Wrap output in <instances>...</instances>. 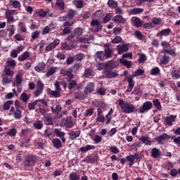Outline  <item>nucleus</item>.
Here are the masks:
<instances>
[{
  "label": "nucleus",
  "instance_id": "1",
  "mask_svg": "<svg viewBox=\"0 0 180 180\" xmlns=\"http://www.w3.org/2000/svg\"><path fill=\"white\" fill-rule=\"evenodd\" d=\"M118 105L123 113H136L137 112V108L130 103H124L122 98L118 99Z\"/></svg>",
  "mask_w": 180,
  "mask_h": 180
},
{
  "label": "nucleus",
  "instance_id": "2",
  "mask_svg": "<svg viewBox=\"0 0 180 180\" xmlns=\"http://www.w3.org/2000/svg\"><path fill=\"white\" fill-rule=\"evenodd\" d=\"M25 167H33L36 165L37 162V155H27L25 160H23Z\"/></svg>",
  "mask_w": 180,
  "mask_h": 180
},
{
  "label": "nucleus",
  "instance_id": "3",
  "mask_svg": "<svg viewBox=\"0 0 180 180\" xmlns=\"http://www.w3.org/2000/svg\"><path fill=\"white\" fill-rule=\"evenodd\" d=\"M43 91H44V83L41 82V80H38L36 84V89L33 92L35 98H38V96H40V95L43 94Z\"/></svg>",
  "mask_w": 180,
  "mask_h": 180
},
{
  "label": "nucleus",
  "instance_id": "4",
  "mask_svg": "<svg viewBox=\"0 0 180 180\" xmlns=\"http://www.w3.org/2000/svg\"><path fill=\"white\" fill-rule=\"evenodd\" d=\"M8 115L13 116L15 120H19L22 117V111L18 108L11 107Z\"/></svg>",
  "mask_w": 180,
  "mask_h": 180
},
{
  "label": "nucleus",
  "instance_id": "5",
  "mask_svg": "<svg viewBox=\"0 0 180 180\" xmlns=\"http://www.w3.org/2000/svg\"><path fill=\"white\" fill-rule=\"evenodd\" d=\"M39 102H40V103L42 105H44V106H48L47 101H44V99H38L35 100L34 102L28 103V108L30 110H34V109H36V105L40 104Z\"/></svg>",
  "mask_w": 180,
  "mask_h": 180
},
{
  "label": "nucleus",
  "instance_id": "6",
  "mask_svg": "<svg viewBox=\"0 0 180 180\" xmlns=\"http://www.w3.org/2000/svg\"><path fill=\"white\" fill-rule=\"evenodd\" d=\"M104 56L105 58H111L113 56V49H112V44H106L104 45Z\"/></svg>",
  "mask_w": 180,
  "mask_h": 180
},
{
  "label": "nucleus",
  "instance_id": "7",
  "mask_svg": "<svg viewBox=\"0 0 180 180\" xmlns=\"http://www.w3.org/2000/svg\"><path fill=\"white\" fill-rule=\"evenodd\" d=\"M16 13V10H7L5 13L6 19L7 20V23H12V22H15V18H13V15Z\"/></svg>",
  "mask_w": 180,
  "mask_h": 180
},
{
  "label": "nucleus",
  "instance_id": "8",
  "mask_svg": "<svg viewBox=\"0 0 180 180\" xmlns=\"http://www.w3.org/2000/svg\"><path fill=\"white\" fill-rule=\"evenodd\" d=\"M150 109H153V103L146 101L141 105L139 112L140 113H145V112H148V110H150Z\"/></svg>",
  "mask_w": 180,
  "mask_h": 180
},
{
  "label": "nucleus",
  "instance_id": "9",
  "mask_svg": "<svg viewBox=\"0 0 180 180\" xmlns=\"http://www.w3.org/2000/svg\"><path fill=\"white\" fill-rule=\"evenodd\" d=\"M132 76H128L125 78L126 81L128 82V86L127 89V92H131L133 91V88H134V85L136 82L134 81Z\"/></svg>",
  "mask_w": 180,
  "mask_h": 180
},
{
  "label": "nucleus",
  "instance_id": "10",
  "mask_svg": "<svg viewBox=\"0 0 180 180\" xmlns=\"http://www.w3.org/2000/svg\"><path fill=\"white\" fill-rule=\"evenodd\" d=\"M53 131L56 137H59L61 139L62 143L67 141L65 139V132L61 131V129L56 128Z\"/></svg>",
  "mask_w": 180,
  "mask_h": 180
},
{
  "label": "nucleus",
  "instance_id": "11",
  "mask_svg": "<svg viewBox=\"0 0 180 180\" xmlns=\"http://www.w3.org/2000/svg\"><path fill=\"white\" fill-rule=\"evenodd\" d=\"M58 44H60V39H56L53 42L50 43L48 46H46L45 48V51L49 53V51L54 50V49H56Z\"/></svg>",
  "mask_w": 180,
  "mask_h": 180
},
{
  "label": "nucleus",
  "instance_id": "12",
  "mask_svg": "<svg viewBox=\"0 0 180 180\" xmlns=\"http://www.w3.org/2000/svg\"><path fill=\"white\" fill-rule=\"evenodd\" d=\"M91 26H93V29L94 30V32H101L102 30V25L98 20H92L91 21Z\"/></svg>",
  "mask_w": 180,
  "mask_h": 180
},
{
  "label": "nucleus",
  "instance_id": "13",
  "mask_svg": "<svg viewBox=\"0 0 180 180\" xmlns=\"http://www.w3.org/2000/svg\"><path fill=\"white\" fill-rule=\"evenodd\" d=\"M68 136L70 140L74 141L77 140L78 139L79 136H81V131L77 130V131H70L68 132Z\"/></svg>",
  "mask_w": 180,
  "mask_h": 180
},
{
  "label": "nucleus",
  "instance_id": "14",
  "mask_svg": "<svg viewBox=\"0 0 180 180\" xmlns=\"http://www.w3.org/2000/svg\"><path fill=\"white\" fill-rule=\"evenodd\" d=\"M140 141L143 143V144H145V146H151L153 144V141H151V138L148 136H141L139 138Z\"/></svg>",
  "mask_w": 180,
  "mask_h": 180
},
{
  "label": "nucleus",
  "instance_id": "15",
  "mask_svg": "<svg viewBox=\"0 0 180 180\" xmlns=\"http://www.w3.org/2000/svg\"><path fill=\"white\" fill-rule=\"evenodd\" d=\"M131 25L135 26V27H141L143 26V20L137 17H132Z\"/></svg>",
  "mask_w": 180,
  "mask_h": 180
},
{
  "label": "nucleus",
  "instance_id": "16",
  "mask_svg": "<svg viewBox=\"0 0 180 180\" xmlns=\"http://www.w3.org/2000/svg\"><path fill=\"white\" fill-rule=\"evenodd\" d=\"M139 159V154L135 153L134 155H130L126 157V160L129 162V167H133L134 165V160Z\"/></svg>",
  "mask_w": 180,
  "mask_h": 180
},
{
  "label": "nucleus",
  "instance_id": "17",
  "mask_svg": "<svg viewBox=\"0 0 180 180\" xmlns=\"http://www.w3.org/2000/svg\"><path fill=\"white\" fill-rule=\"evenodd\" d=\"M117 50L118 51V54L126 53V51H129V45L126 44L117 45Z\"/></svg>",
  "mask_w": 180,
  "mask_h": 180
},
{
  "label": "nucleus",
  "instance_id": "18",
  "mask_svg": "<svg viewBox=\"0 0 180 180\" xmlns=\"http://www.w3.org/2000/svg\"><path fill=\"white\" fill-rule=\"evenodd\" d=\"M150 155L152 158H160L161 157V151L157 148H153L150 150Z\"/></svg>",
  "mask_w": 180,
  "mask_h": 180
},
{
  "label": "nucleus",
  "instance_id": "19",
  "mask_svg": "<svg viewBox=\"0 0 180 180\" xmlns=\"http://www.w3.org/2000/svg\"><path fill=\"white\" fill-rule=\"evenodd\" d=\"M52 113H60L61 112V105H60V103L56 102L55 103H53L52 106L51 107Z\"/></svg>",
  "mask_w": 180,
  "mask_h": 180
},
{
  "label": "nucleus",
  "instance_id": "20",
  "mask_svg": "<svg viewBox=\"0 0 180 180\" xmlns=\"http://www.w3.org/2000/svg\"><path fill=\"white\" fill-rule=\"evenodd\" d=\"M94 86H95V84H94V82L88 83L84 89V94H87L88 96V94H91V92H94Z\"/></svg>",
  "mask_w": 180,
  "mask_h": 180
},
{
  "label": "nucleus",
  "instance_id": "21",
  "mask_svg": "<svg viewBox=\"0 0 180 180\" xmlns=\"http://www.w3.org/2000/svg\"><path fill=\"white\" fill-rule=\"evenodd\" d=\"M44 126V123L43 122V120H37L33 123V127L35 129V130H41Z\"/></svg>",
  "mask_w": 180,
  "mask_h": 180
},
{
  "label": "nucleus",
  "instance_id": "22",
  "mask_svg": "<svg viewBox=\"0 0 180 180\" xmlns=\"http://www.w3.org/2000/svg\"><path fill=\"white\" fill-rule=\"evenodd\" d=\"M51 143L55 148H57V150L63 147V143H61V140L58 138H54L52 139Z\"/></svg>",
  "mask_w": 180,
  "mask_h": 180
},
{
  "label": "nucleus",
  "instance_id": "23",
  "mask_svg": "<svg viewBox=\"0 0 180 180\" xmlns=\"http://www.w3.org/2000/svg\"><path fill=\"white\" fill-rule=\"evenodd\" d=\"M169 139H171V136L163 133L162 135L156 136L155 138V140H156V141H158V143H161L162 141L164 140H169Z\"/></svg>",
  "mask_w": 180,
  "mask_h": 180
},
{
  "label": "nucleus",
  "instance_id": "24",
  "mask_svg": "<svg viewBox=\"0 0 180 180\" xmlns=\"http://www.w3.org/2000/svg\"><path fill=\"white\" fill-rule=\"evenodd\" d=\"M47 94L53 96V98H60V96H61V92L57 90L53 91L51 89H47Z\"/></svg>",
  "mask_w": 180,
  "mask_h": 180
},
{
  "label": "nucleus",
  "instance_id": "25",
  "mask_svg": "<svg viewBox=\"0 0 180 180\" xmlns=\"http://www.w3.org/2000/svg\"><path fill=\"white\" fill-rule=\"evenodd\" d=\"M105 78H116L119 75L117 72L112 70H105Z\"/></svg>",
  "mask_w": 180,
  "mask_h": 180
},
{
  "label": "nucleus",
  "instance_id": "26",
  "mask_svg": "<svg viewBox=\"0 0 180 180\" xmlns=\"http://www.w3.org/2000/svg\"><path fill=\"white\" fill-rule=\"evenodd\" d=\"M54 29H56L54 27V25H51V24H49V25L46 26L43 30H42V32L41 34L43 35L44 34H49V33H50V32H53V30H54Z\"/></svg>",
  "mask_w": 180,
  "mask_h": 180
},
{
  "label": "nucleus",
  "instance_id": "27",
  "mask_svg": "<svg viewBox=\"0 0 180 180\" xmlns=\"http://www.w3.org/2000/svg\"><path fill=\"white\" fill-rule=\"evenodd\" d=\"M112 20L116 23H122V25H124V23H126V19H124L123 16L119 15L114 16Z\"/></svg>",
  "mask_w": 180,
  "mask_h": 180
},
{
  "label": "nucleus",
  "instance_id": "28",
  "mask_svg": "<svg viewBox=\"0 0 180 180\" xmlns=\"http://www.w3.org/2000/svg\"><path fill=\"white\" fill-rule=\"evenodd\" d=\"M46 68V63L44 62H41L37 64V66L34 67V70L37 72H41V71H44Z\"/></svg>",
  "mask_w": 180,
  "mask_h": 180
},
{
  "label": "nucleus",
  "instance_id": "29",
  "mask_svg": "<svg viewBox=\"0 0 180 180\" xmlns=\"http://www.w3.org/2000/svg\"><path fill=\"white\" fill-rule=\"evenodd\" d=\"M29 57H30V52H29L28 51H25L18 56V61H25V60L28 59Z\"/></svg>",
  "mask_w": 180,
  "mask_h": 180
},
{
  "label": "nucleus",
  "instance_id": "30",
  "mask_svg": "<svg viewBox=\"0 0 180 180\" xmlns=\"http://www.w3.org/2000/svg\"><path fill=\"white\" fill-rule=\"evenodd\" d=\"M22 81H23V78L20 75V74H18L15 76V79L14 80L13 83V86H16L19 85H22Z\"/></svg>",
  "mask_w": 180,
  "mask_h": 180
},
{
  "label": "nucleus",
  "instance_id": "31",
  "mask_svg": "<svg viewBox=\"0 0 180 180\" xmlns=\"http://www.w3.org/2000/svg\"><path fill=\"white\" fill-rule=\"evenodd\" d=\"M96 147L94 145H86V146L81 147L79 151L81 153H88L91 150H95Z\"/></svg>",
  "mask_w": 180,
  "mask_h": 180
},
{
  "label": "nucleus",
  "instance_id": "32",
  "mask_svg": "<svg viewBox=\"0 0 180 180\" xmlns=\"http://www.w3.org/2000/svg\"><path fill=\"white\" fill-rule=\"evenodd\" d=\"M176 119V116L175 115H170L168 116L165 118V123H167V124L168 126H172L173 122H175V120Z\"/></svg>",
  "mask_w": 180,
  "mask_h": 180
},
{
  "label": "nucleus",
  "instance_id": "33",
  "mask_svg": "<svg viewBox=\"0 0 180 180\" xmlns=\"http://www.w3.org/2000/svg\"><path fill=\"white\" fill-rule=\"evenodd\" d=\"M171 34V29L169 28H167V29H163L160 32H159L157 34V36H164L165 37H167V36H169V34Z\"/></svg>",
  "mask_w": 180,
  "mask_h": 180
},
{
  "label": "nucleus",
  "instance_id": "34",
  "mask_svg": "<svg viewBox=\"0 0 180 180\" xmlns=\"http://www.w3.org/2000/svg\"><path fill=\"white\" fill-rule=\"evenodd\" d=\"M87 94H85V91L82 92L80 91H77L75 93V98L77 99H79V101H82L84 99H85V98H86Z\"/></svg>",
  "mask_w": 180,
  "mask_h": 180
},
{
  "label": "nucleus",
  "instance_id": "35",
  "mask_svg": "<svg viewBox=\"0 0 180 180\" xmlns=\"http://www.w3.org/2000/svg\"><path fill=\"white\" fill-rule=\"evenodd\" d=\"M107 5L110 9H116L119 4L115 0H108L107 2Z\"/></svg>",
  "mask_w": 180,
  "mask_h": 180
},
{
  "label": "nucleus",
  "instance_id": "36",
  "mask_svg": "<svg viewBox=\"0 0 180 180\" xmlns=\"http://www.w3.org/2000/svg\"><path fill=\"white\" fill-rule=\"evenodd\" d=\"M4 74H5L4 75H6L7 77H11L13 78V75L15 74V72L11 70V68H9V66H5Z\"/></svg>",
  "mask_w": 180,
  "mask_h": 180
},
{
  "label": "nucleus",
  "instance_id": "37",
  "mask_svg": "<svg viewBox=\"0 0 180 180\" xmlns=\"http://www.w3.org/2000/svg\"><path fill=\"white\" fill-rule=\"evenodd\" d=\"M60 74H62V75L68 77L70 79H74V78H75V76L74 75V74H72V72H71L70 70L68 71L65 70H62Z\"/></svg>",
  "mask_w": 180,
  "mask_h": 180
},
{
  "label": "nucleus",
  "instance_id": "38",
  "mask_svg": "<svg viewBox=\"0 0 180 180\" xmlns=\"http://www.w3.org/2000/svg\"><path fill=\"white\" fill-rule=\"evenodd\" d=\"M95 59L96 60H103V59L105 58V52H103V51H97L95 55H94Z\"/></svg>",
  "mask_w": 180,
  "mask_h": 180
},
{
  "label": "nucleus",
  "instance_id": "39",
  "mask_svg": "<svg viewBox=\"0 0 180 180\" xmlns=\"http://www.w3.org/2000/svg\"><path fill=\"white\" fill-rule=\"evenodd\" d=\"M84 78H88V77H95V72L91 68H87L84 70Z\"/></svg>",
  "mask_w": 180,
  "mask_h": 180
},
{
  "label": "nucleus",
  "instance_id": "40",
  "mask_svg": "<svg viewBox=\"0 0 180 180\" xmlns=\"http://www.w3.org/2000/svg\"><path fill=\"white\" fill-rule=\"evenodd\" d=\"M112 115H113V110L110 108V111L105 115V124H109L112 122Z\"/></svg>",
  "mask_w": 180,
  "mask_h": 180
},
{
  "label": "nucleus",
  "instance_id": "41",
  "mask_svg": "<svg viewBox=\"0 0 180 180\" xmlns=\"http://www.w3.org/2000/svg\"><path fill=\"white\" fill-rule=\"evenodd\" d=\"M120 64H122V65H124V67H127V68H131V61L127 60L124 58H121L120 60Z\"/></svg>",
  "mask_w": 180,
  "mask_h": 180
},
{
  "label": "nucleus",
  "instance_id": "42",
  "mask_svg": "<svg viewBox=\"0 0 180 180\" xmlns=\"http://www.w3.org/2000/svg\"><path fill=\"white\" fill-rule=\"evenodd\" d=\"M44 122H45V124H46L47 126H51L54 124L53 122V117H51V116L50 115L45 116Z\"/></svg>",
  "mask_w": 180,
  "mask_h": 180
},
{
  "label": "nucleus",
  "instance_id": "43",
  "mask_svg": "<svg viewBox=\"0 0 180 180\" xmlns=\"http://www.w3.org/2000/svg\"><path fill=\"white\" fill-rule=\"evenodd\" d=\"M152 25L153 27H155V26H158V25H161L162 23V20L160 18H152Z\"/></svg>",
  "mask_w": 180,
  "mask_h": 180
},
{
  "label": "nucleus",
  "instance_id": "44",
  "mask_svg": "<svg viewBox=\"0 0 180 180\" xmlns=\"http://www.w3.org/2000/svg\"><path fill=\"white\" fill-rule=\"evenodd\" d=\"M172 78L173 79H179L180 78V70H174L171 72Z\"/></svg>",
  "mask_w": 180,
  "mask_h": 180
},
{
  "label": "nucleus",
  "instance_id": "45",
  "mask_svg": "<svg viewBox=\"0 0 180 180\" xmlns=\"http://www.w3.org/2000/svg\"><path fill=\"white\" fill-rule=\"evenodd\" d=\"M56 5L58 8L60 9V11H64L65 8L64 0H56Z\"/></svg>",
  "mask_w": 180,
  "mask_h": 180
},
{
  "label": "nucleus",
  "instance_id": "46",
  "mask_svg": "<svg viewBox=\"0 0 180 180\" xmlns=\"http://www.w3.org/2000/svg\"><path fill=\"white\" fill-rule=\"evenodd\" d=\"M81 176L79 174H77V172H71L69 174V180H80Z\"/></svg>",
  "mask_w": 180,
  "mask_h": 180
},
{
  "label": "nucleus",
  "instance_id": "47",
  "mask_svg": "<svg viewBox=\"0 0 180 180\" xmlns=\"http://www.w3.org/2000/svg\"><path fill=\"white\" fill-rule=\"evenodd\" d=\"M11 105H13V101L9 100L6 101L3 105L4 110H9L11 109Z\"/></svg>",
  "mask_w": 180,
  "mask_h": 180
},
{
  "label": "nucleus",
  "instance_id": "48",
  "mask_svg": "<svg viewBox=\"0 0 180 180\" xmlns=\"http://www.w3.org/2000/svg\"><path fill=\"white\" fill-rule=\"evenodd\" d=\"M81 68V63H75L70 69L69 71L71 72H77L78 70Z\"/></svg>",
  "mask_w": 180,
  "mask_h": 180
},
{
  "label": "nucleus",
  "instance_id": "49",
  "mask_svg": "<svg viewBox=\"0 0 180 180\" xmlns=\"http://www.w3.org/2000/svg\"><path fill=\"white\" fill-rule=\"evenodd\" d=\"M68 82H69L68 84V89L71 91L72 89H74L75 86H77V81L73 79H68Z\"/></svg>",
  "mask_w": 180,
  "mask_h": 180
},
{
  "label": "nucleus",
  "instance_id": "50",
  "mask_svg": "<svg viewBox=\"0 0 180 180\" xmlns=\"http://www.w3.org/2000/svg\"><path fill=\"white\" fill-rule=\"evenodd\" d=\"M18 26L22 33H27V29L26 28V25H25V22H19L18 23Z\"/></svg>",
  "mask_w": 180,
  "mask_h": 180
},
{
  "label": "nucleus",
  "instance_id": "51",
  "mask_svg": "<svg viewBox=\"0 0 180 180\" xmlns=\"http://www.w3.org/2000/svg\"><path fill=\"white\" fill-rule=\"evenodd\" d=\"M108 148L112 154H119V153H120V150L116 146H108Z\"/></svg>",
  "mask_w": 180,
  "mask_h": 180
},
{
  "label": "nucleus",
  "instance_id": "52",
  "mask_svg": "<svg viewBox=\"0 0 180 180\" xmlns=\"http://www.w3.org/2000/svg\"><path fill=\"white\" fill-rule=\"evenodd\" d=\"M10 82H12V77L4 75L2 81L3 85H6V84H10Z\"/></svg>",
  "mask_w": 180,
  "mask_h": 180
},
{
  "label": "nucleus",
  "instance_id": "53",
  "mask_svg": "<svg viewBox=\"0 0 180 180\" xmlns=\"http://www.w3.org/2000/svg\"><path fill=\"white\" fill-rule=\"evenodd\" d=\"M36 15L39 16L40 18H46L47 16V12L41 8L37 10L36 12Z\"/></svg>",
  "mask_w": 180,
  "mask_h": 180
},
{
  "label": "nucleus",
  "instance_id": "54",
  "mask_svg": "<svg viewBox=\"0 0 180 180\" xmlns=\"http://www.w3.org/2000/svg\"><path fill=\"white\" fill-rule=\"evenodd\" d=\"M20 99L22 100V102H24V103H27V101L30 99V96L23 92L20 96Z\"/></svg>",
  "mask_w": 180,
  "mask_h": 180
},
{
  "label": "nucleus",
  "instance_id": "55",
  "mask_svg": "<svg viewBox=\"0 0 180 180\" xmlns=\"http://www.w3.org/2000/svg\"><path fill=\"white\" fill-rule=\"evenodd\" d=\"M161 64H163V65H167L168 63H169V56L167 55H164L162 56V58L160 59Z\"/></svg>",
  "mask_w": 180,
  "mask_h": 180
},
{
  "label": "nucleus",
  "instance_id": "56",
  "mask_svg": "<svg viewBox=\"0 0 180 180\" xmlns=\"http://www.w3.org/2000/svg\"><path fill=\"white\" fill-rule=\"evenodd\" d=\"M153 103L155 108L158 109V110H161V109H162V106H161V103L160 102V100L156 98L153 101Z\"/></svg>",
  "mask_w": 180,
  "mask_h": 180
},
{
  "label": "nucleus",
  "instance_id": "57",
  "mask_svg": "<svg viewBox=\"0 0 180 180\" xmlns=\"http://www.w3.org/2000/svg\"><path fill=\"white\" fill-rule=\"evenodd\" d=\"M162 53H165V54H169V56H176V53L175 52V49H163Z\"/></svg>",
  "mask_w": 180,
  "mask_h": 180
},
{
  "label": "nucleus",
  "instance_id": "58",
  "mask_svg": "<svg viewBox=\"0 0 180 180\" xmlns=\"http://www.w3.org/2000/svg\"><path fill=\"white\" fill-rule=\"evenodd\" d=\"M113 68H116V65L112 61H109L105 63V70L108 71V70H113Z\"/></svg>",
  "mask_w": 180,
  "mask_h": 180
},
{
  "label": "nucleus",
  "instance_id": "59",
  "mask_svg": "<svg viewBox=\"0 0 180 180\" xmlns=\"http://www.w3.org/2000/svg\"><path fill=\"white\" fill-rule=\"evenodd\" d=\"M142 12H144V10L140 8H135L131 10V13H132V15H139L142 13Z\"/></svg>",
  "mask_w": 180,
  "mask_h": 180
},
{
  "label": "nucleus",
  "instance_id": "60",
  "mask_svg": "<svg viewBox=\"0 0 180 180\" xmlns=\"http://www.w3.org/2000/svg\"><path fill=\"white\" fill-rule=\"evenodd\" d=\"M7 65L6 67H8L9 68H13L16 67V60H8L6 62Z\"/></svg>",
  "mask_w": 180,
  "mask_h": 180
},
{
  "label": "nucleus",
  "instance_id": "61",
  "mask_svg": "<svg viewBox=\"0 0 180 180\" xmlns=\"http://www.w3.org/2000/svg\"><path fill=\"white\" fill-rule=\"evenodd\" d=\"M53 74H56V68H50L48 71L46 73V77H51V75H53Z\"/></svg>",
  "mask_w": 180,
  "mask_h": 180
},
{
  "label": "nucleus",
  "instance_id": "62",
  "mask_svg": "<svg viewBox=\"0 0 180 180\" xmlns=\"http://www.w3.org/2000/svg\"><path fill=\"white\" fill-rule=\"evenodd\" d=\"M65 126H66V127H68L69 129H71V127L74 126V123L72 122L71 119L67 118L65 121Z\"/></svg>",
  "mask_w": 180,
  "mask_h": 180
},
{
  "label": "nucleus",
  "instance_id": "63",
  "mask_svg": "<svg viewBox=\"0 0 180 180\" xmlns=\"http://www.w3.org/2000/svg\"><path fill=\"white\" fill-rule=\"evenodd\" d=\"M139 63H146L147 61V56L144 53H140L138 59Z\"/></svg>",
  "mask_w": 180,
  "mask_h": 180
},
{
  "label": "nucleus",
  "instance_id": "64",
  "mask_svg": "<svg viewBox=\"0 0 180 180\" xmlns=\"http://www.w3.org/2000/svg\"><path fill=\"white\" fill-rule=\"evenodd\" d=\"M160 68L158 67L153 68L150 70V74L152 75H157L158 74H160Z\"/></svg>",
  "mask_w": 180,
  "mask_h": 180
}]
</instances>
